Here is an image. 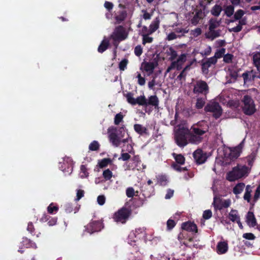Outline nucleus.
Masks as SVG:
<instances>
[{"label": "nucleus", "mask_w": 260, "mask_h": 260, "mask_svg": "<svg viewBox=\"0 0 260 260\" xmlns=\"http://www.w3.org/2000/svg\"><path fill=\"white\" fill-rule=\"evenodd\" d=\"M103 176L105 180H109L112 177L113 173L109 169H106L103 171Z\"/></svg>", "instance_id": "obj_43"}, {"label": "nucleus", "mask_w": 260, "mask_h": 260, "mask_svg": "<svg viewBox=\"0 0 260 260\" xmlns=\"http://www.w3.org/2000/svg\"><path fill=\"white\" fill-rule=\"evenodd\" d=\"M60 166L59 168L65 175L71 174L73 171V161L70 157H64L63 161L59 162Z\"/></svg>", "instance_id": "obj_11"}, {"label": "nucleus", "mask_w": 260, "mask_h": 260, "mask_svg": "<svg viewBox=\"0 0 260 260\" xmlns=\"http://www.w3.org/2000/svg\"><path fill=\"white\" fill-rule=\"evenodd\" d=\"M202 34V29L199 27H197L194 29L191 30L190 32V34L193 37H197Z\"/></svg>", "instance_id": "obj_47"}, {"label": "nucleus", "mask_w": 260, "mask_h": 260, "mask_svg": "<svg viewBox=\"0 0 260 260\" xmlns=\"http://www.w3.org/2000/svg\"><path fill=\"white\" fill-rule=\"evenodd\" d=\"M193 92L206 94L208 92V86L207 83L201 80L197 81L194 85Z\"/></svg>", "instance_id": "obj_15"}, {"label": "nucleus", "mask_w": 260, "mask_h": 260, "mask_svg": "<svg viewBox=\"0 0 260 260\" xmlns=\"http://www.w3.org/2000/svg\"><path fill=\"white\" fill-rule=\"evenodd\" d=\"M172 26L173 28V31L177 35L179 38H181L188 32V29L184 28L178 24H174Z\"/></svg>", "instance_id": "obj_18"}, {"label": "nucleus", "mask_w": 260, "mask_h": 260, "mask_svg": "<svg viewBox=\"0 0 260 260\" xmlns=\"http://www.w3.org/2000/svg\"><path fill=\"white\" fill-rule=\"evenodd\" d=\"M229 218L232 222H237L240 219L238 211L234 209H232L229 213Z\"/></svg>", "instance_id": "obj_29"}, {"label": "nucleus", "mask_w": 260, "mask_h": 260, "mask_svg": "<svg viewBox=\"0 0 260 260\" xmlns=\"http://www.w3.org/2000/svg\"><path fill=\"white\" fill-rule=\"evenodd\" d=\"M203 15L202 11H198L191 19V23L193 25H196L199 22L200 20L203 18Z\"/></svg>", "instance_id": "obj_28"}, {"label": "nucleus", "mask_w": 260, "mask_h": 260, "mask_svg": "<svg viewBox=\"0 0 260 260\" xmlns=\"http://www.w3.org/2000/svg\"><path fill=\"white\" fill-rule=\"evenodd\" d=\"M158 183L161 185H165L167 182V177L165 176H159L158 178Z\"/></svg>", "instance_id": "obj_51"}, {"label": "nucleus", "mask_w": 260, "mask_h": 260, "mask_svg": "<svg viewBox=\"0 0 260 260\" xmlns=\"http://www.w3.org/2000/svg\"><path fill=\"white\" fill-rule=\"evenodd\" d=\"M209 29H215L219 25V21L215 19H211L209 23Z\"/></svg>", "instance_id": "obj_39"}, {"label": "nucleus", "mask_w": 260, "mask_h": 260, "mask_svg": "<svg viewBox=\"0 0 260 260\" xmlns=\"http://www.w3.org/2000/svg\"><path fill=\"white\" fill-rule=\"evenodd\" d=\"M225 52V49L224 48H220L217 50L216 52L214 54V57L217 59V58H220L224 55Z\"/></svg>", "instance_id": "obj_45"}, {"label": "nucleus", "mask_w": 260, "mask_h": 260, "mask_svg": "<svg viewBox=\"0 0 260 260\" xmlns=\"http://www.w3.org/2000/svg\"><path fill=\"white\" fill-rule=\"evenodd\" d=\"M234 12V8L232 6H229L225 10V13L228 17H231Z\"/></svg>", "instance_id": "obj_49"}, {"label": "nucleus", "mask_w": 260, "mask_h": 260, "mask_svg": "<svg viewBox=\"0 0 260 260\" xmlns=\"http://www.w3.org/2000/svg\"><path fill=\"white\" fill-rule=\"evenodd\" d=\"M245 12L242 10H239L236 12L234 14V18L236 20L240 19L244 15Z\"/></svg>", "instance_id": "obj_50"}, {"label": "nucleus", "mask_w": 260, "mask_h": 260, "mask_svg": "<svg viewBox=\"0 0 260 260\" xmlns=\"http://www.w3.org/2000/svg\"><path fill=\"white\" fill-rule=\"evenodd\" d=\"M174 157L176 162L180 165H183L185 161V158L181 154H173Z\"/></svg>", "instance_id": "obj_41"}, {"label": "nucleus", "mask_w": 260, "mask_h": 260, "mask_svg": "<svg viewBox=\"0 0 260 260\" xmlns=\"http://www.w3.org/2000/svg\"><path fill=\"white\" fill-rule=\"evenodd\" d=\"M192 64V62H191L189 64L186 66L185 68L183 69V70L181 72V73L180 74V75L178 76V78H180V79H182V78H184L186 76L185 72L188 70L190 69V66Z\"/></svg>", "instance_id": "obj_54"}, {"label": "nucleus", "mask_w": 260, "mask_h": 260, "mask_svg": "<svg viewBox=\"0 0 260 260\" xmlns=\"http://www.w3.org/2000/svg\"><path fill=\"white\" fill-rule=\"evenodd\" d=\"M186 59L187 54L185 53L181 54L178 57L176 60L173 61L171 64L168 67L166 74L169 73L172 70L175 68L178 70H180Z\"/></svg>", "instance_id": "obj_9"}, {"label": "nucleus", "mask_w": 260, "mask_h": 260, "mask_svg": "<svg viewBox=\"0 0 260 260\" xmlns=\"http://www.w3.org/2000/svg\"><path fill=\"white\" fill-rule=\"evenodd\" d=\"M252 191V187L250 185H247L246 186L245 193L243 196L244 200L246 201L248 203H251V192Z\"/></svg>", "instance_id": "obj_26"}, {"label": "nucleus", "mask_w": 260, "mask_h": 260, "mask_svg": "<svg viewBox=\"0 0 260 260\" xmlns=\"http://www.w3.org/2000/svg\"><path fill=\"white\" fill-rule=\"evenodd\" d=\"M127 37V32L125 29L123 27L119 26L115 29L112 34L111 35L110 38L114 41V45L116 48L117 46L116 42L125 40Z\"/></svg>", "instance_id": "obj_7"}, {"label": "nucleus", "mask_w": 260, "mask_h": 260, "mask_svg": "<svg viewBox=\"0 0 260 260\" xmlns=\"http://www.w3.org/2000/svg\"><path fill=\"white\" fill-rule=\"evenodd\" d=\"M228 244L225 241H220L217 243L216 252L219 254L225 253L228 250Z\"/></svg>", "instance_id": "obj_17"}, {"label": "nucleus", "mask_w": 260, "mask_h": 260, "mask_svg": "<svg viewBox=\"0 0 260 260\" xmlns=\"http://www.w3.org/2000/svg\"><path fill=\"white\" fill-rule=\"evenodd\" d=\"M191 133L185 123L175 127V139L177 145L180 147L185 146L188 142L198 144L202 140V136L208 130L206 122L202 121L193 124L191 127Z\"/></svg>", "instance_id": "obj_1"}, {"label": "nucleus", "mask_w": 260, "mask_h": 260, "mask_svg": "<svg viewBox=\"0 0 260 260\" xmlns=\"http://www.w3.org/2000/svg\"><path fill=\"white\" fill-rule=\"evenodd\" d=\"M112 162V160L110 158H104L99 161L98 165L101 168L107 167L109 164Z\"/></svg>", "instance_id": "obj_40"}, {"label": "nucleus", "mask_w": 260, "mask_h": 260, "mask_svg": "<svg viewBox=\"0 0 260 260\" xmlns=\"http://www.w3.org/2000/svg\"><path fill=\"white\" fill-rule=\"evenodd\" d=\"M100 144L96 141H92L89 145V149L90 151H96L99 149Z\"/></svg>", "instance_id": "obj_44"}, {"label": "nucleus", "mask_w": 260, "mask_h": 260, "mask_svg": "<svg viewBox=\"0 0 260 260\" xmlns=\"http://www.w3.org/2000/svg\"><path fill=\"white\" fill-rule=\"evenodd\" d=\"M108 133L110 142L115 147H118L121 143H129L132 141L131 138L129 137L124 126L120 127L118 129L113 126L109 127Z\"/></svg>", "instance_id": "obj_2"}, {"label": "nucleus", "mask_w": 260, "mask_h": 260, "mask_svg": "<svg viewBox=\"0 0 260 260\" xmlns=\"http://www.w3.org/2000/svg\"><path fill=\"white\" fill-rule=\"evenodd\" d=\"M106 201V197L104 195L99 196L97 198V202L99 205L102 206L103 205Z\"/></svg>", "instance_id": "obj_55"}, {"label": "nucleus", "mask_w": 260, "mask_h": 260, "mask_svg": "<svg viewBox=\"0 0 260 260\" xmlns=\"http://www.w3.org/2000/svg\"><path fill=\"white\" fill-rule=\"evenodd\" d=\"M260 197V184L257 187L254 196V202H255Z\"/></svg>", "instance_id": "obj_61"}, {"label": "nucleus", "mask_w": 260, "mask_h": 260, "mask_svg": "<svg viewBox=\"0 0 260 260\" xmlns=\"http://www.w3.org/2000/svg\"><path fill=\"white\" fill-rule=\"evenodd\" d=\"M151 34L147 32L146 34H142L143 37L142 44L145 45L146 43H151L153 41V38L149 36Z\"/></svg>", "instance_id": "obj_34"}, {"label": "nucleus", "mask_w": 260, "mask_h": 260, "mask_svg": "<svg viewBox=\"0 0 260 260\" xmlns=\"http://www.w3.org/2000/svg\"><path fill=\"white\" fill-rule=\"evenodd\" d=\"M243 237L248 240H254L255 238L254 235L250 233H245L243 235Z\"/></svg>", "instance_id": "obj_64"}, {"label": "nucleus", "mask_w": 260, "mask_h": 260, "mask_svg": "<svg viewBox=\"0 0 260 260\" xmlns=\"http://www.w3.org/2000/svg\"><path fill=\"white\" fill-rule=\"evenodd\" d=\"M135 53L137 56H140L142 53V48L140 45L137 46L135 48Z\"/></svg>", "instance_id": "obj_63"}, {"label": "nucleus", "mask_w": 260, "mask_h": 260, "mask_svg": "<svg viewBox=\"0 0 260 260\" xmlns=\"http://www.w3.org/2000/svg\"><path fill=\"white\" fill-rule=\"evenodd\" d=\"M156 66L157 63L155 61L146 62L142 64L144 70L150 74L153 72Z\"/></svg>", "instance_id": "obj_22"}, {"label": "nucleus", "mask_w": 260, "mask_h": 260, "mask_svg": "<svg viewBox=\"0 0 260 260\" xmlns=\"http://www.w3.org/2000/svg\"><path fill=\"white\" fill-rule=\"evenodd\" d=\"M168 55L169 56V59L173 61H174L177 56V52L172 48H170L167 51Z\"/></svg>", "instance_id": "obj_37"}, {"label": "nucleus", "mask_w": 260, "mask_h": 260, "mask_svg": "<svg viewBox=\"0 0 260 260\" xmlns=\"http://www.w3.org/2000/svg\"><path fill=\"white\" fill-rule=\"evenodd\" d=\"M129 212L126 209H121L116 212L114 215V220L117 222L123 223L129 216Z\"/></svg>", "instance_id": "obj_14"}, {"label": "nucleus", "mask_w": 260, "mask_h": 260, "mask_svg": "<svg viewBox=\"0 0 260 260\" xmlns=\"http://www.w3.org/2000/svg\"><path fill=\"white\" fill-rule=\"evenodd\" d=\"M222 11V8L220 5H215L211 10V14L215 16H218Z\"/></svg>", "instance_id": "obj_35"}, {"label": "nucleus", "mask_w": 260, "mask_h": 260, "mask_svg": "<svg viewBox=\"0 0 260 260\" xmlns=\"http://www.w3.org/2000/svg\"><path fill=\"white\" fill-rule=\"evenodd\" d=\"M109 44V39L106 37H104L98 47V51L100 53H103L107 49Z\"/></svg>", "instance_id": "obj_27"}, {"label": "nucleus", "mask_w": 260, "mask_h": 260, "mask_svg": "<svg viewBox=\"0 0 260 260\" xmlns=\"http://www.w3.org/2000/svg\"><path fill=\"white\" fill-rule=\"evenodd\" d=\"M135 190L133 187H128L126 189V194L127 197H133L135 196Z\"/></svg>", "instance_id": "obj_57"}, {"label": "nucleus", "mask_w": 260, "mask_h": 260, "mask_svg": "<svg viewBox=\"0 0 260 260\" xmlns=\"http://www.w3.org/2000/svg\"><path fill=\"white\" fill-rule=\"evenodd\" d=\"M249 168L246 166L238 165L227 173L226 178L230 181H234L246 177L249 174Z\"/></svg>", "instance_id": "obj_3"}, {"label": "nucleus", "mask_w": 260, "mask_h": 260, "mask_svg": "<svg viewBox=\"0 0 260 260\" xmlns=\"http://www.w3.org/2000/svg\"><path fill=\"white\" fill-rule=\"evenodd\" d=\"M130 158V155L128 153H122L119 160H122L123 161L127 160Z\"/></svg>", "instance_id": "obj_62"}, {"label": "nucleus", "mask_w": 260, "mask_h": 260, "mask_svg": "<svg viewBox=\"0 0 260 260\" xmlns=\"http://www.w3.org/2000/svg\"><path fill=\"white\" fill-rule=\"evenodd\" d=\"M84 192L83 190L78 189L77 190L76 193V198L75 199V201H79L81 198L84 196Z\"/></svg>", "instance_id": "obj_60"}, {"label": "nucleus", "mask_w": 260, "mask_h": 260, "mask_svg": "<svg viewBox=\"0 0 260 260\" xmlns=\"http://www.w3.org/2000/svg\"><path fill=\"white\" fill-rule=\"evenodd\" d=\"M205 99H198L196 104V107L198 109L202 108L205 104Z\"/></svg>", "instance_id": "obj_48"}, {"label": "nucleus", "mask_w": 260, "mask_h": 260, "mask_svg": "<svg viewBox=\"0 0 260 260\" xmlns=\"http://www.w3.org/2000/svg\"><path fill=\"white\" fill-rule=\"evenodd\" d=\"M206 112H212L213 116L217 118L219 117L222 113V109L218 103L215 102H210L205 108Z\"/></svg>", "instance_id": "obj_10"}, {"label": "nucleus", "mask_w": 260, "mask_h": 260, "mask_svg": "<svg viewBox=\"0 0 260 260\" xmlns=\"http://www.w3.org/2000/svg\"><path fill=\"white\" fill-rule=\"evenodd\" d=\"M145 231L143 228H138L135 231L131 232L128 237L127 242L131 246H136V250H137V246L139 244L141 238L144 237Z\"/></svg>", "instance_id": "obj_5"}, {"label": "nucleus", "mask_w": 260, "mask_h": 260, "mask_svg": "<svg viewBox=\"0 0 260 260\" xmlns=\"http://www.w3.org/2000/svg\"><path fill=\"white\" fill-rule=\"evenodd\" d=\"M159 23L160 20L159 18H155L149 25V34H153L159 28Z\"/></svg>", "instance_id": "obj_24"}, {"label": "nucleus", "mask_w": 260, "mask_h": 260, "mask_svg": "<svg viewBox=\"0 0 260 260\" xmlns=\"http://www.w3.org/2000/svg\"><path fill=\"white\" fill-rule=\"evenodd\" d=\"M217 62V59L214 57H211L207 59L202 64V69L204 72L208 70V68L215 64Z\"/></svg>", "instance_id": "obj_20"}, {"label": "nucleus", "mask_w": 260, "mask_h": 260, "mask_svg": "<svg viewBox=\"0 0 260 260\" xmlns=\"http://www.w3.org/2000/svg\"><path fill=\"white\" fill-rule=\"evenodd\" d=\"M137 75L136 78H137L138 79V84L141 86L144 85L145 83V78L141 76V75L140 73L137 72Z\"/></svg>", "instance_id": "obj_56"}, {"label": "nucleus", "mask_w": 260, "mask_h": 260, "mask_svg": "<svg viewBox=\"0 0 260 260\" xmlns=\"http://www.w3.org/2000/svg\"><path fill=\"white\" fill-rule=\"evenodd\" d=\"M103 227V224L101 220H93L85 228V231L90 234H91L94 232L100 231Z\"/></svg>", "instance_id": "obj_13"}, {"label": "nucleus", "mask_w": 260, "mask_h": 260, "mask_svg": "<svg viewBox=\"0 0 260 260\" xmlns=\"http://www.w3.org/2000/svg\"><path fill=\"white\" fill-rule=\"evenodd\" d=\"M193 156L196 161L199 164L205 162L208 157L207 153L204 152L201 149H198L195 151Z\"/></svg>", "instance_id": "obj_16"}, {"label": "nucleus", "mask_w": 260, "mask_h": 260, "mask_svg": "<svg viewBox=\"0 0 260 260\" xmlns=\"http://www.w3.org/2000/svg\"><path fill=\"white\" fill-rule=\"evenodd\" d=\"M58 210V207L55 206L53 203H51L47 208L48 212L50 214H55Z\"/></svg>", "instance_id": "obj_42"}, {"label": "nucleus", "mask_w": 260, "mask_h": 260, "mask_svg": "<svg viewBox=\"0 0 260 260\" xmlns=\"http://www.w3.org/2000/svg\"><path fill=\"white\" fill-rule=\"evenodd\" d=\"M245 184L243 183H238L233 188V192L237 195L241 193L245 188Z\"/></svg>", "instance_id": "obj_33"}, {"label": "nucleus", "mask_w": 260, "mask_h": 260, "mask_svg": "<svg viewBox=\"0 0 260 260\" xmlns=\"http://www.w3.org/2000/svg\"><path fill=\"white\" fill-rule=\"evenodd\" d=\"M178 38H179L178 36H177V35L174 31L167 34V39L168 41L173 40Z\"/></svg>", "instance_id": "obj_53"}, {"label": "nucleus", "mask_w": 260, "mask_h": 260, "mask_svg": "<svg viewBox=\"0 0 260 260\" xmlns=\"http://www.w3.org/2000/svg\"><path fill=\"white\" fill-rule=\"evenodd\" d=\"M128 63V61L126 59H124L122 60L119 64V68L121 71H124L127 66Z\"/></svg>", "instance_id": "obj_52"}, {"label": "nucleus", "mask_w": 260, "mask_h": 260, "mask_svg": "<svg viewBox=\"0 0 260 260\" xmlns=\"http://www.w3.org/2000/svg\"><path fill=\"white\" fill-rule=\"evenodd\" d=\"M136 105L138 104L140 106L146 107V99L144 95H141L137 97L135 100Z\"/></svg>", "instance_id": "obj_36"}, {"label": "nucleus", "mask_w": 260, "mask_h": 260, "mask_svg": "<svg viewBox=\"0 0 260 260\" xmlns=\"http://www.w3.org/2000/svg\"><path fill=\"white\" fill-rule=\"evenodd\" d=\"M158 99L156 95H151L149 97L148 99H146V107L152 106L156 108L158 105Z\"/></svg>", "instance_id": "obj_23"}, {"label": "nucleus", "mask_w": 260, "mask_h": 260, "mask_svg": "<svg viewBox=\"0 0 260 260\" xmlns=\"http://www.w3.org/2000/svg\"><path fill=\"white\" fill-rule=\"evenodd\" d=\"M233 55L231 54H226L223 56V61L226 63H230L232 61Z\"/></svg>", "instance_id": "obj_58"}, {"label": "nucleus", "mask_w": 260, "mask_h": 260, "mask_svg": "<svg viewBox=\"0 0 260 260\" xmlns=\"http://www.w3.org/2000/svg\"><path fill=\"white\" fill-rule=\"evenodd\" d=\"M125 170L142 171L146 168V166L142 164L138 156H135L131 160L124 166Z\"/></svg>", "instance_id": "obj_8"}, {"label": "nucleus", "mask_w": 260, "mask_h": 260, "mask_svg": "<svg viewBox=\"0 0 260 260\" xmlns=\"http://www.w3.org/2000/svg\"><path fill=\"white\" fill-rule=\"evenodd\" d=\"M253 61L257 71L260 72V52H256L253 53Z\"/></svg>", "instance_id": "obj_30"}, {"label": "nucleus", "mask_w": 260, "mask_h": 260, "mask_svg": "<svg viewBox=\"0 0 260 260\" xmlns=\"http://www.w3.org/2000/svg\"><path fill=\"white\" fill-rule=\"evenodd\" d=\"M79 176L82 179L87 178L88 177L89 173L88 172V169L85 165H81L80 166V170Z\"/></svg>", "instance_id": "obj_32"}, {"label": "nucleus", "mask_w": 260, "mask_h": 260, "mask_svg": "<svg viewBox=\"0 0 260 260\" xmlns=\"http://www.w3.org/2000/svg\"><path fill=\"white\" fill-rule=\"evenodd\" d=\"M181 228L182 229L189 232H197V226L193 222H186L182 224Z\"/></svg>", "instance_id": "obj_21"}, {"label": "nucleus", "mask_w": 260, "mask_h": 260, "mask_svg": "<svg viewBox=\"0 0 260 260\" xmlns=\"http://www.w3.org/2000/svg\"><path fill=\"white\" fill-rule=\"evenodd\" d=\"M123 116L121 113L117 114L114 117V124L118 125L123 120Z\"/></svg>", "instance_id": "obj_46"}, {"label": "nucleus", "mask_w": 260, "mask_h": 260, "mask_svg": "<svg viewBox=\"0 0 260 260\" xmlns=\"http://www.w3.org/2000/svg\"><path fill=\"white\" fill-rule=\"evenodd\" d=\"M125 96L127 102L131 104L132 105H135V100L136 99L134 97V95L131 92H128L127 93L125 94Z\"/></svg>", "instance_id": "obj_38"}, {"label": "nucleus", "mask_w": 260, "mask_h": 260, "mask_svg": "<svg viewBox=\"0 0 260 260\" xmlns=\"http://www.w3.org/2000/svg\"><path fill=\"white\" fill-rule=\"evenodd\" d=\"M135 131L140 135L147 134V129L146 127L139 124H136L134 126Z\"/></svg>", "instance_id": "obj_31"}, {"label": "nucleus", "mask_w": 260, "mask_h": 260, "mask_svg": "<svg viewBox=\"0 0 260 260\" xmlns=\"http://www.w3.org/2000/svg\"><path fill=\"white\" fill-rule=\"evenodd\" d=\"M231 204V201L230 199L223 200L219 197L214 196L213 206L215 210H221L223 208L229 207Z\"/></svg>", "instance_id": "obj_12"}, {"label": "nucleus", "mask_w": 260, "mask_h": 260, "mask_svg": "<svg viewBox=\"0 0 260 260\" xmlns=\"http://www.w3.org/2000/svg\"><path fill=\"white\" fill-rule=\"evenodd\" d=\"M246 222L249 226L254 227L256 225V219L252 212H248L247 213Z\"/></svg>", "instance_id": "obj_25"}, {"label": "nucleus", "mask_w": 260, "mask_h": 260, "mask_svg": "<svg viewBox=\"0 0 260 260\" xmlns=\"http://www.w3.org/2000/svg\"><path fill=\"white\" fill-rule=\"evenodd\" d=\"M220 35V31L219 30H215L213 29H209V30L205 34L206 38L211 40H213L215 38L219 37Z\"/></svg>", "instance_id": "obj_19"}, {"label": "nucleus", "mask_w": 260, "mask_h": 260, "mask_svg": "<svg viewBox=\"0 0 260 260\" xmlns=\"http://www.w3.org/2000/svg\"><path fill=\"white\" fill-rule=\"evenodd\" d=\"M212 213L211 210H205L203 214V217L205 219H208L212 216Z\"/></svg>", "instance_id": "obj_59"}, {"label": "nucleus", "mask_w": 260, "mask_h": 260, "mask_svg": "<svg viewBox=\"0 0 260 260\" xmlns=\"http://www.w3.org/2000/svg\"><path fill=\"white\" fill-rule=\"evenodd\" d=\"M244 145V140L235 147L224 148L223 150V155L225 162L229 164L232 160L238 158L242 151Z\"/></svg>", "instance_id": "obj_4"}, {"label": "nucleus", "mask_w": 260, "mask_h": 260, "mask_svg": "<svg viewBox=\"0 0 260 260\" xmlns=\"http://www.w3.org/2000/svg\"><path fill=\"white\" fill-rule=\"evenodd\" d=\"M242 102V110L246 115H251L255 112L256 110L255 104L250 96H244Z\"/></svg>", "instance_id": "obj_6"}]
</instances>
